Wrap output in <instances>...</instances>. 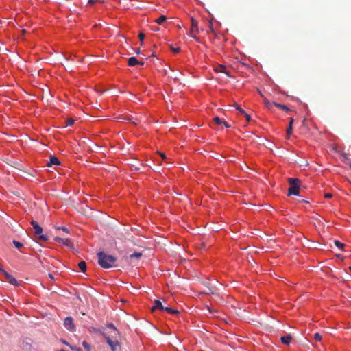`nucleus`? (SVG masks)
<instances>
[{"instance_id": "1", "label": "nucleus", "mask_w": 351, "mask_h": 351, "mask_svg": "<svg viewBox=\"0 0 351 351\" xmlns=\"http://www.w3.org/2000/svg\"><path fill=\"white\" fill-rule=\"evenodd\" d=\"M98 263L104 269L112 267L117 261V257L108 254L104 252H99L97 253Z\"/></svg>"}, {"instance_id": "2", "label": "nucleus", "mask_w": 351, "mask_h": 351, "mask_svg": "<svg viewBox=\"0 0 351 351\" xmlns=\"http://www.w3.org/2000/svg\"><path fill=\"white\" fill-rule=\"evenodd\" d=\"M288 182L290 185L288 190V195H299L301 183L300 180L298 178H290L288 179Z\"/></svg>"}, {"instance_id": "3", "label": "nucleus", "mask_w": 351, "mask_h": 351, "mask_svg": "<svg viewBox=\"0 0 351 351\" xmlns=\"http://www.w3.org/2000/svg\"><path fill=\"white\" fill-rule=\"evenodd\" d=\"M64 326L71 332H73L75 330V326L73 323V320L71 317H67L64 319Z\"/></svg>"}, {"instance_id": "4", "label": "nucleus", "mask_w": 351, "mask_h": 351, "mask_svg": "<svg viewBox=\"0 0 351 351\" xmlns=\"http://www.w3.org/2000/svg\"><path fill=\"white\" fill-rule=\"evenodd\" d=\"M34 234L38 237L39 239L44 241L48 240V237L46 235L43 234V228L40 225L37 226H36V228H34Z\"/></svg>"}, {"instance_id": "5", "label": "nucleus", "mask_w": 351, "mask_h": 351, "mask_svg": "<svg viewBox=\"0 0 351 351\" xmlns=\"http://www.w3.org/2000/svg\"><path fill=\"white\" fill-rule=\"evenodd\" d=\"M191 31H190L189 35L191 37H193V38H195V40H198V38L196 37L195 35H194L195 33L198 32L197 23L193 17L191 18Z\"/></svg>"}, {"instance_id": "6", "label": "nucleus", "mask_w": 351, "mask_h": 351, "mask_svg": "<svg viewBox=\"0 0 351 351\" xmlns=\"http://www.w3.org/2000/svg\"><path fill=\"white\" fill-rule=\"evenodd\" d=\"M3 276L6 278V280L12 285L17 286L19 285V282L17 280L12 276L11 274H8L6 271H3Z\"/></svg>"}, {"instance_id": "7", "label": "nucleus", "mask_w": 351, "mask_h": 351, "mask_svg": "<svg viewBox=\"0 0 351 351\" xmlns=\"http://www.w3.org/2000/svg\"><path fill=\"white\" fill-rule=\"evenodd\" d=\"M106 342L110 346L112 351H117V348L119 346L118 341L113 340L109 337H106Z\"/></svg>"}, {"instance_id": "8", "label": "nucleus", "mask_w": 351, "mask_h": 351, "mask_svg": "<svg viewBox=\"0 0 351 351\" xmlns=\"http://www.w3.org/2000/svg\"><path fill=\"white\" fill-rule=\"evenodd\" d=\"M55 240L57 242L62 243L63 245H64L65 246H66V247H68L69 248H73V247L71 241L69 239H62V238H60V237H56Z\"/></svg>"}, {"instance_id": "9", "label": "nucleus", "mask_w": 351, "mask_h": 351, "mask_svg": "<svg viewBox=\"0 0 351 351\" xmlns=\"http://www.w3.org/2000/svg\"><path fill=\"white\" fill-rule=\"evenodd\" d=\"M128 65L130 66H134L136 65H143L144 63L142 62H139L135 57H130L128 60Z\"/></svg>"}, {"instance_id": "10", "label": "nucleus", "mask_w": 351, "mask_h": 351, "mask_svg": "<svg viewBox=\"0 0 351 351\" xmlns=\"http://www.w3.org/2000/svg\"><path fill=\"white\" fill-rule=\"evenodd\" d=\"M163 309H164V306H162V302L160 300H154V304L152 307V311H156V310L162 311Z\"/></svg>"}, {"instance_id": "11", "label": "nucleus", "mask_w": 351, "mask_h": 351, "mask_svg": "<svg viewBox=\"0 0 351 351\" xmlns=\"http://www.w3.org/2000/svg\"><path fill=\"white\" fill-rule=\"evenodd\" d=\"M60 160L54 156H50V160L47 162V167H51L52 165H60Z\"/></svg>"}, {"instance_id": "12", "label": "nucleus", "mask_w": 351, "mask_h": 351, "mask_svg": "<svg viewBox=\"0 0 351 351\" xmlns=\"http://www.w3.org/2000/svg\"><path fill=\"white\" fill-rule=\"evenodd\" d=\"M280 339H281V341L284 344L289 345V343L291 342V337L290 335L283 336V337H281Z\"/></svg>"}, {"instance_id": "13", "label": "nucleus", "mask_w": 351, "mask_h": 351, "mask_svg": "<svg viewBox=\"0 0 351 351\" xmlns=\"http://www.w3.org/2000/svg\"><path fill=\"white\" fill-rule=\"evenodd\" d=\"M78 267L79 269L82 271L85 272L86 269V265L85 261H81L78 263Z\"/></svg>"}, {"instance_id": "14", "label": "nucleus", "mask_w": 351, "mask_h": 351, "mask_svg": "<svg viewBox=\"0 0 351 351\" xmlns=\"http://www.w3.org/2000/svg\"><path fill=\"white\" fill-rule=\"evenodd\" d=\"M162 311H166L170 314H178L179 313L178 310H173L169 307H164Z\"/></svg>"}, {"instance_id": "15", "label": "nucleus", "mask_w": 351, "mask_h": 351, "mask_svg": "<svg viewBox=\"0 0 351 351\" xmlns=\"http://www.w3.org/2000/svg\"><path fill=\"white\" fill-rule=\"evenodd\" d=\"M215 71L219 73H225L228 75V73L226 71V68L222 65L217 66V67L215 69Z\"/></svg>"}, {"instance_id": "16", "label": "nucleus", "mask_w": 351, "mask_h": 351, "mask_svg": "<svg viewBox=\"0 0 351 351\" xmlns=\"http://www.w3.org/2000/svg\"><path fill=\"white\" fill-rule=\"evenodd\" d=\"M293 119H291V121H290V123H289V125L288 128L287 129V134L289 136L292 133V130H293L292 124H293Z\"/></svg>"}, {"instance_id": "17", "label": "nucleus", "mask_w": 351, "mask_h": 351, "mask_svg": "<svg viewBox=\"0 0 351 351\" xmlns=\"http://www.w3.org/2000/svg\"><path fill=\"white\" fill-rule=\"evenodd\" d=\"M167 20V17L164 15L160 16L158 19H156V22L158 24H162L163 22H165Z\"/></svg>"}, {"instance_id": "18", "label": "nucleus", "mask_w": 351, "mask_h": 351, "mask_svg": "<svg viewBox=\"0 0 351 351\" xmlns=\"http://www.w3.org/2000/svg\"><path fill=\"white\" fill-rule=\"evenodd\" d=\"M274 105L276 106V107L280 108V109H282L284 110H289L288 108L285 106V105H282V104H277V103H274Z\"/></svg>"}, {"instance_id": "19", "label": "nucleus", "mask_w": 351, "mask_h": 351, "mask_svg": "<svg viewBox=\"0 0 351 351\" xmlns=\"http://www.w3.org/2000/svg\"><path fill=\"white\" fill-rule=\"evenodd\" d=\"M82 346L86 351H90V346L86 341H84L82 342Z\"/></svg>"}, {"instance_id": "20", "label": "nucleus", "mask_w": 351, "mask_h": 351, "mask_svg": "<svg viewBox=\"0 0 351 351\" xmlns=\"http://www.w3.org/2000/svg\"><path fill=\"white\" fill-rule=\"evenodd\" d=\"M213 120L217 125H221L223 123V121L218 117H214Z\"/></svg>"}, {"instance_id": "21", "label": "nucleus", "mask_w": 351, "mask_h": 351, "mask_svg": "<svg viewBox=\"0 0 351 351\" xmlns=\"http://www.w3.org/2000/svg\"><path fill=\"white\" fill-rule=\"evenodd\" d=\"M13 244H14V246H15L16 248H18V249H19V248L22 247H23V245L21 243H20V242H19V241H13Z\"/></svg>"}, {"instance_id": "22", "label": "nucleus", "mask_w": 351, "mask_h": 351, "mask_svg": "<svg viewBox=\"0 0 351 351\" xmlns=\"http://www.w3.org/2000/svg\"><path fill=\"white\" fill-rule=\"evenodd\" d=\"M142 254L141 252H135L130 255L131 258H140L141 257Z\"/></svg>"}, {"instance_id": "23", "label": "nucleus", "mask_w": 351, "mask_h": 351, "mask_svg": "<svg viewBox=\"0 0 351 351\" xmlns=\"http://www.w3.org/2000/svg\"><path fill=\"white\" fill-rule=\"evenodd\" d=\"M335 245L339 247V248H342L343 246L344 245L341 242H340L339 241H335Z\"/></svg>"}, {"instance_id": "24", "label": "nucleus", "mask_w": 351, "mask_h": 351, "mask_svg": "<svg viewBox=\"0 0 351 351\" xmlns=\"http://www.w3.org/2000/svg\"><path fill=\"white\" fill-rule=\"evenodd\" d=\"M314 339L316 341H321L322 339V335L319 333H315L314 335Z\"/></svg>"}, {"instance_id": "25", "label": "nucleus", "mask_w": 351, "mask_h": 351, "mask_svg": "<svg viewBox=\"0 0 351 351\" xmlns=\"http://www.w3.org/2000/svg\"><path fill=\"white\" fill-rule=\"evenodd\" d=\"M70 348L73 350V351H82V350L79 348V347H76V346H70Z\"/></svg>"}, {"instance_id": "26", "label": "nucleus", "mask_w": 351, "mask_h": 351, "mask_svg": "<svg viewBox=\"0 0 351 351\" xmlns=\"http://www.w3.org/2000/svg\"><path fill=\"white\" fill-rule=\"evenodd\" d=\"M264 104L268 108H271V104L269 102V101H268L267 99H265L264 101Z\"/></svg>"}, {"instance_id": "27", "label": "nucleus", "mask_w": 351, "mask_h": 351, "mask_svg": "<svg viewBox=\"0 0 351 351\" xmlns=\"http://www.w3.org/2000/svg\"><path fill=\"white\" fill-rule=\"evenodd\" d=\"M236 109L243 114L245 112L239 106H236Z\"/></svg>"}, {"instance_id": "28", "label": "nucleus", "mask_w": 351, "mask_h": 351, "mask_svg": "<svg viewBox=\"0 0 351 351\" xmlns=\"http://www.w3.org/2000/svg\"><path fill=\"white\" fill-rule=\"evenodd\" d=\"M75 120L73 119H68L67 120V125H72L74 123Z\"/></svg>"}, {"instance_id": "29", "label": "nucleus", "mask_w": 351, "mask_h": 351, "mask_svg": "<svg viewBox=\"0 0 351 351\" xmlns=\"http://www.w3.org/2000/svg\"><path fill=\"white\" fill-rule=\"evenodd\" d=\"M31 224H32V226L33 228H36V226H38V225H39V224L38 223V222H37V221H34V220H32V221H31Z\"/></svg>"}, {"instance_id": "30", "label": "nucleus", "mask_w": 351, "mask_h": 351, "mask_svg": "<svg viewBox=\"0 0 351 351\" xmlns=\"http://www.w3.org/2000/svg\"><path fill=\"white\" fill-rule=\"evenodd\" d=\"M138 37H139V38H140L141 41V42H143V39H144V38H145V34H143V33H141V34H139Z\"/></svg>"}, {"instance_id": "31", "label": "nucleus", "mask_w": 351, "mask_h": 351, "mask_svg": "<svg viewBox=\"0 0 351 351\" xmlns=\"http://www.w3.org/2000/svg\"><path fill=\"white\" fill-rule=\"evenodd\" d=\"M243 115L245 117L246 120H247V121H250V119H251V118H250V116L249 114H247L246 112H245V113L243 114Z\"/></svg>"}, {"instance_id": "32", "label": "nucleus", "mask_w": 351, "mask_h": 351, "mask_svg": "<svg viewBox=\"0 0 351 351\" xmlns=\"http://www.w3.org/2000/svg\"><path fill=\"white\" fill-rule=\"evenodd\" d=\"M160 156H161V158H162V160H166L167 158L166 156V155L163 153H159Z\"/></svg>"}, {"instance_id": "33", "label": "nucleus", "mask_w": 351, "mask_h": 351, "mask_svg": "<svg viewBox=\"0 0 351 351\" xmlns=\"http://www.w3.org/2000/svg\"><path fill=\"white\" fill-rule=\"evenodd\" d=\"M222 124H223L226 128H230V125L226 121H223Z\"/></svg>"}, {"instance_id": "34", "label": "nucleus", "mask_w": 351, "mask_h": 351, "mask_svg": "<svg viewBox=\"0 0 351 351\" xmlns=\"http://www.w3.org/2000/svg\"><path fill=\"white\" fill-rule=\"evenodd\" d=\"M98 0H88V3L90 4H93L95 3V2H97Z\"/></svg>"}, {"instance_id": "35", "label": "nucleus", "mask_w": 351, "mask_h": 351, "mask_svg": "<svg viewBox=\"0 0 351 351\" xmlns=\"http://www.w3.org/2000/svg\"><path fill=\"white\" fill-rule=\"evenodd\" d=\"M332 197V195L330 193H326L325 197L326 198H330Z\"/></svg>"}, {"instance_id": "36", "label": "nucleus", "mask_w": 351, "mask_h": 351, "mask_svg": "<svg viewBox=\"0 0 351 351\" xmlns=\"http://www.w3.org/2000/svg\"><path fill=\"white\" fill-rule=\"evenodd\" d=\"M61 229L66 232H69L68 229L66 227H62Z\"/></svg>"}, {"instance_id": "37", "label": "nucleus", "mask_w": 351, "mask_h": 351, "mask_svg": "<svg viewBox=\"0 0 351 351\" xmlns=\"http://www.w3.org/2000/svg\"><path fill=\"white\" fill-rule=\"evenodd\" d=\"M173 51L176 52V53L179 52L180 51V48L173 49Z\"/></svg>"}, {"instance_id": "38", "label": "nucleus", "mask_w": 351, "mask_h": 351, "mask_svg": "<svg viewBox=\"0 0 351 351\" xmlns=\"http://www.w3.org/2000/svg\"><path fill=\"white\" fill-rule=\"evenodd\" d=\"M49 277L51 279H52V280H53V279H54V277H53V276L51 274H49Z\"/></svg>"}, {"instance_id": "39", "label": "nucleus", "mask_w": 351, "mask_h": 351, "mask_svg": "<svg viewBox=\"0 0 351 351\" xmlns=\"http://www.w3.org/2000/svg\"><path fill=\"white\" fill-rule=\"evenodd\" d=\"M3 271H5L1 266H0V271L3 273Z\"/></svg>"}, {"instance_id": "40", "label": "nucleus", "mask_w": 351, "mask_h": 351, "mask_svg": "<svg viewBox=\"0 0 351 351\" xmlns=\"http://www.w3.org/2000/svg\"><path fill=\"white\" fill-rule=\"evenodd\" d=\"M63 343H64V344H66V345L69 346V343H68L66 341H63Z\"/></svg>"}, {"instance_id": "41", "label": "nucleus", "mask_w": 351, "mask_h": 351, "mask_svg": "<svg viewBox=\"0 0 351 351\" xmlns=\"http://www.w3.org/2000/svg\"><path fill=\"white\" fill-rule=\"evenodd\" d=\"M136 53H137L138 54H139V53H140V49H138V51H136Z\"/></svg>"}, {"instance_id": "42", "label": "nucleus", "mask_w": 351, "mask_h": 351, "mask_svg": "<svg viewBox=\"0 0 351 351\" xmlns=\"http://www.w3.org/2000/svg\"><path fill=\"white\" fill-rule=\"evenodd\" d=\"M59 351H66V350H64L62 349V350H59Z\"/></svg>"}]
</instances>
